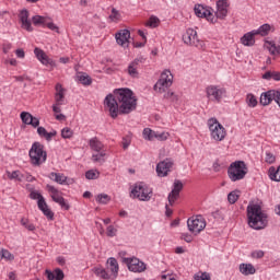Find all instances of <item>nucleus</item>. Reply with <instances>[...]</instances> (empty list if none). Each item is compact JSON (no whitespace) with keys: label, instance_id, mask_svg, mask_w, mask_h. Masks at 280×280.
<instances>
[{"label":"nucleus","instance_id":"1","mask_svg":"<svg viewBox=\"0 0 280 280\" xmlns=\"http://www.w3.org/2000/svg\"><path fill=\"white\" fill-rule=\"evenodd\" d=\"M104 106L112 119H117L119 115H130L137 108V96L132 90L121 88L114 90V94H107Z\"/></svg>","mask_w":280,"mask_h":280},{"label":"nucleus","instance_id":"2","mask_svg":"<svg viewBox=\"0 0 280 280\" xmlns=\"http://www.w3.org/2000/svg\"><path fill=\"white\" fill-rule=\"evenodd\" d=\"M228 8L229 2L226 0H219L217 1L215 15H213V11L210 7H205L202 4H196L194 10L196 16L199 19H207L209 23H218V19H226V15L229 14Z\"/></svg>","mask_w":280,"mask_h":280},{"label":"nucleus","instance_id":"3","mask_svg":"<svg viewBox=\"0 0 280 280\" xmlns=\"http://www.w3.org/2000/svg\"><path fill=\"white\" fill-rule=\"evenodd\" d=\"M247 220L250 229L255 231H261V229L268 226V215L264 213L259 205L247 206Z\"/></svg>","mask_w":280,"mask_h":280},{"label":"nucleus","instance_id":"4","mask_svg":"<svg viewBox=\"0 0 280 280\" xmlns=\"http://www.w3.org/2000/svg\"><path fill=\"white\" fill-rule=\"evenodd\" d=\"M28 156L33 167H40V165L47 162V151H45V145L40 142H34L28 151Z\"/></svg>","mask_w":280,"mask_h":280},{"label":"nucleus","instance_id":"5","mask_svg":"<svg viewBox=\"0 0 280 280\" xmlns=\"http://www.w3.org/2000/svg\"><path fill=\"white\" fill-rule=\"evenodd\" d=\"M153 194L152 187L143 182H138L131 188L130 197L137 198V200H140V202H150Z\"/></svg>","mask_w":280,"mask_h":280},{"label":"nucleus","instance_id":"6","mask_svg":"<svg viewBox=\"0 0 280 280\" xmlns=\"http://www.w3.org/2000/svg\"><path fill=\"white\" fill-rule=\"evenodd\" d=\"M246 174H248V166L244 161L232 162L228 168V176L232 183L244 180Z\"/></svg>","mask_w":280,"mask_h":280},{"label":"nucleus","instance_id":"7","mask_svg":"<svg viewBox=\"0 0 280 280\" xmlns=\"http://www.w3.org/2000/svg\"><path fill=\"white\" fill-rule=\"evenodd\" d=\"M206 97L209 102L220 104L226 97V88L215 84H210L206 88Z\"/></svg>","mask_w":280,"mask_h":280},{"label":"nucleus","instance_id":"8","mask_svg":"<svg viewBox=\"0 0 280 280\" xmlns=\"http://www.w3.org/2000/svg\"><path fill=\"white\" fill-rule=\"evenodd\" d=\"M208 128L210 130V137L214 141H223L224 137H226V129L215 118L208 119Z\"/></svg>","mask_w":280,"mask_h":280},{"label":"nucleus","instance_id":"9","mask_svg":"<svg viewBox=\"0 0 280 280\" xmlns=\"http://www.w3.org/2000/svg\"><path fill=\"white\" fill-rule=\"evenodd\" d=\"M187 228L192 235H200L207 229V221L202 215H196L187 220Z\"/></svg>","mask_w":280,"mask_h":280},{"label":"nucleus","instance_id":"10","mask_svg":"<svg viewBox=\"0 0 280 280\" xmlns=\"http://www.w3.org/2000/svg\"><path fill=\"white\" fill-rule=\"evenodd\" d=\"M174 80V77L172 75V72L170 70H164L158 82L154 84L153 89L156 93H165L167 89H170L172 82Z\"/></svg>","mask_w":280,"mask_h":280},{"label":"nucleus","instance_id":"11","mask_svg":"<svg viewBox=\"0 0 280 280\" xmlns=\"http://www.w3.org/2000/svg\"><path fill=\"white\" fill-rule=\"evenodd\" d=\"M122 264L127 265L130 272H145L148 265L137 257H122Z\"/></svg>","mask_w":280,"mask_h":280},{"label":"nucleus","instance_id":"12","mask_svg":"<svg viewBox=\"0 0 280 280\" xmlns=\"http://www.w3.org/2000/svg\"><path fill=\"white\" fill-rule=\"evenodd\" d=\"M47 189L50 194V198H52L54 202L60 206L61 209H65V211H69V209H71V206H69V202H67V200L63 199L62 192L58 190V188L51 185H47Z\"/></svg>","mask_w":280,"mask_h":280},{"label":"nucleus","instance_id":"13","mask_svg":"<svg viewBox=\"0 0 280 280\" xmlns=\"http://www.w3.org/2000/svg\"><path fill=\"white\" fill-rule=\"evenodd\" d=\"M279 94H280V90H269V91L262 92L259 97L260 106H270L272 102H276V104H278Z\"/></svg>","mask_w":280,"mask_h":280},{"label":"nucleus","instance_id":"14","mask_svg":"<svg viewBox=\"0 0 280 280\" xmlns=\"http://www.w3.org/2000/svg\"><path fill=\"white\" fill-rule=\"evenodd\" d=\"M180 191H183V182H180V179H175L173 184V188L167 197L168 203L171 207H174V205L176 203V200L180 198Z\"/></svg>","mask_w":280,"mask_h":280},{"label":"nucleus","instance_id":"15","mask_svg":"<svg viewBox=\"0 0 280 280\" xmlns=\"http://www.w3.org/2000/svg\"><path fill=\"white\" fill-rule=\"evenodd\" d=\"M183 40L185 45H191L194 47H198L200 45V40L198 39V32L194 28H187L185 34L183 35Z\"/></svg>","mask_w":280,"mask_h":280},{"label":"nucleus","instance_id":"16","mask_svg":"<svg viewBox=\"0 0 280 280\" xmlns=\"http://www.w3.org/2000/svg\"><path fill=\"white\" fill-rule=\"evenodd\" d=\"M143 62H145V59H143V57L136 58L135 60L129 62L127 67L128 75H130V78H133V79L139 78V67Z\"/></svg>","mask_w":280,"mask_h":280},{"label":"nucleus","instance_id":"17","mask_svg":"<svg viewBox=\"0 0 280 280\" xmlns=\"http://www.w3.org/2000/svg\"><path fill=\"white\" fill-rule=\"evenodd\" d=\"M19 20H20L22 30H25L26 32H34V27L32 26V21L30 20V11H27V9L20 11Z\"/></svg>","mask_w":280,"mask_h":280},{"label":"nucleus","instance_id":"18","mask_svg":"<svg viewBox=\"0 0 280 280\" xmlns=\"http://www.w3.org/2000/svg\"><path fill=\"white\" fill-rule=\"evenodd\" d=\"M116 43L120 47H128L130 45V31L127 28L120 30L115 34Z\"/></svg>","mask_w":280,"mask_h":280},{"label":"nucleus","instance_id":"19","mask_svg":"<svg viewBox=\"0 0 280 280\" xmlns=\"http://www.w3.org/2000/svg\"><path fill=\"white\" fill-rule=\"evenodd\" d=\"M172 165H174V162H172V160H170V159H166V160L158 163V165H156L158 176H160L161 178H165V176H167V174H170V170H172Z\"/></svg>","mask_w":280,"mask_h":280},{"label":"nucleus","instance_id":"20","mask_svg":"<svg viewBox=\"0 0 280 280\" xmlns=\"http://www.w3.org/2000/svg\"><path fill=\"white\" fill-rule=\"evenodd\" d=\"M106 268L109 271L112 279L115 280L119 277V262L117 261V258L109 257L106 262Z\"/></svg>","mask_w":280,"mask_h":280},{"label":"nucleus","instance_id":"21","mask_svg":"<svg viewBox=\"0 0 280 280\" xmlns=\"http://www.w3.org/2000/svg\"><path fill=\"white\" fill-rule=\"evenodd\" d=\"M34 54H35V57L37 58V60H39V62L42 65H44L45 67H49V65H54V60H51L47 54H45V51L38 47H36L34 49Z\"/></svg>","mask_w":280,"mask_h":280},{"label":"nucleus","instance_id":"22","mask_svg":"<svg viewBox=\"0 0 280 280\" xmlns=\"http://www.w3.org/2000/svg\"><path fill=\"white\" fill-rule=\"evenodd\" d=\"M37 207L39 211L43 212L48 220H54V213L51 209H49V206H47V201H45V197L37 201Z\"/></svg>","mask_w":280,"mask_h":280},{"label":"nucleus","instance_id":"23","mask_svg":"<svg viewBox=\"0 0 280 280\" xmlns=\"http://www.w3.org/2000/svg\"><path fill=\"white\" fill-rule=\"evenodd\" d=\"M255 36H257V35L254 30L246 33L241 38L242 45H244L245 47H253V45H255Z\"/></svg>","mask_w":280,"mask_h":280},{"label":"nucleus","instance_id":"24","mask_svg":"<svg viewBox=\"0 0 280 280\" xmlns=\"http://www.w3.org/2000/svg\"><path fill=\"white\" fill-rule=\"evenodd\" d=\"M46 277L48 280H62L65 279V271L60 268H57L54 271L47 269Z\"/></svg>","mask_w":280,"mask_h":280},{"label":"nucleus","instance_id":"25","mask_svg":"<svg viewBox=\"0 0 280 280\" xmlns=\"http://www.w3.org/2000/svg\"><path fill=\"white\" fill-rule=\"evenodd\" d=\"M240 272L243 273L245 277H248L249 275H255L257 270L255 269V266H253V264H241Z\"/></svg>","mask_w":280,"mask_h":280},{"label":"nucleus","instance_id":"26","mask_svg":"<svg viewBox=\"0 0 280 280\" xmlns=\"http://www.w3.org/2000/svg\"><path fill=\"white\" fill-rule=\"evenodd\" d=\"M89 145H90L91 150H93L94 152H103L104 151V143H102V141H100V139H97V138L90 139Z\"/></svg>","mask_w":280,"mask_h":280},{"label":"nucleus","instance_id":"27","mask_svg":"<svg viewBox=\"0 0 280 280\" xmlns=\"http://www.w3.org/2000/svg\"><path fill=\"white\" fill-rule=\"evenodd\" d=\"M48 178H50V180H54L55 183H58V185H66L67 184V176H65V174L62 173H50L48 175Z\"/></svg>","mask_w":280,"mask_h":280},{"label":"nucleus","instance_id":"28","mask_svg":"<svg viewBox=\"0 0 280 280\" xmlns=\"http://www.w3.org/2000/svg\"><path fill=\"white\" fill-rule=\"evenodd\" d=\"M77 82H80L83 86H91L93 84V80L85 72H78Z\"/></svg>","mask_w":280,"mask_h":280},{"label":"nucleus","instance_id":"29","mask_svg":"<svg viewBox=\"0 0 280 280\" xmlns=\"http://www.w3.org/2000/svg\"><path fill=\"white\" fill-rule=\"evenodd\" d=\"M94 275H96L100 279L103 280H114L110 273L104 269V267L94 268Z\"/></svg>","mask_w":280,"mask_h":280},{"label":"nucleus","instance_id":"30","mask_svg":"<svg viewBox=\"0 0 280 280\" xmlns=\"http://www.w3.org/2000/svg\"><path fill=\"white\" fill-rule=\"evenodd\" d=\"M65 94L61 96H55V104L52 105L54 113H62V108L60 106H65Z\"/></svg>","mask_w":280,"mask_h":280},{"label":"nucleus","instance_id":"31","mask_svg":"<svg viewBox=\"0 0 280 280\" xmlns=\"http://www.w3.org/2000/svg\"><path fill=\"white\" fill-rule=\"evenodd\" d=\"M265 47L271 56H280V46L275 42H266Z\"/></svg>","mask_w":280,"mask_h":280},{"label":"nucleus","instance_id":"32","mask_svg":"<svg viewBox=\"0 0 280 280\" xmlns=\"http://www.w3.org/2000/svg\"><path fill=\"white\" fill-rule=\"evenodd\" d=\"M268 174L270 180H275V183H280V165L278 167L270 166Z\"/></svg>","mask_w":280,"mask_h":280},{"label":"nucleus","instance_id":"33","mask_svg":"<svg viewBox=\"0 0 280 280\" xmlns=\"http://www.w3.org/2000/svg\"><path fill=\"white\" fill-rule=\"evenodd\" d=\"M8 178L10 180H18V183H23L25 180V175L21 173V171H13V172H8Z\"/></svg>","mask_w":280,"mask_h":280},{"label":"nucleus","instance_id":"34","mask_svg":"<svg viewBox=\"0 0 280 280\" xmlns=\"http://www.w3.org/2000/svg\"><path fill=\"white\" fill-rule=\"evenodd\" d=\"M32 21L35 26L42 25L45 27V25H47V21H49V18L43 15H34Z\"/></svg>","mask_w":280,"mask_h":280},{"label":"nucleus","instance_id":"35","mask_svg":"<svg viewBox=\"0 0 280 280\" xmlns=\"http://www.w3.org/2000/svg\"><path fill=\"white\" fill-rule=\"evenodd\" d=\"M245 102L249 108H256L257 104H259L257 96H255L253 93L246 95Z\"/></svg>","mask_w":280,"mask_h":280},{"label":"nucleus","instance_id":"36","mask_svg":"<svg viewBox=\"0 0 280 280\" xmlns=\"http://www.w3.org/2000/svg\"><path fill=\"white\" fill-rule=\"evenodd\" d=\"M262 80H275L276 82H279L280 80V72L277 71H267L262 74Z\"/></svg>","mask_w":280,"mask_h":280},{"label":"nucleus","instance_id":"37","mask_svg":"<svg viewBox=\"0 0 280 280\" xmlns=\"http://www.w3.org/2000/svg\"><path fill=\"white\" fill-rule=\"evenodd\" d=\"M155 135H156V131L150 128H144L142 131V137L143 139H145V141H154Z\"/></svg>","mask_w":280,"mask_h":280},{"label":"nucleus","instance_id":"38","mask_svg":"<svg viewBox=\"0 0 280 280\" xmlns=\"http://www.w3.org/2000/svg\"><path fill=\"white\" fill-rule=\"evenodd\" d=\"M254 32H256V36H268V33L270 32V26L269 24H262L257 30H254Z\"/></svg>","mask_w":280,"mask_h":280},{"label":"nucleus","instance_id":"39","mask_svg":"<svg viewBox=\"0 0 280 280\" xmlns=\"http://www.w3.org/2000/svg\"><path fill=\"white\" fill-rule=\"evenodd\" d=\"M109 21H112V23H119V21H121V13L113 8L109 14Z\"/></svg>","mask_w":280,"mask_h":280},{"label":"nucleus","instance_id":"40","mask_svg":"<svg viewBox=\"0 0 280 280\" xmlns=\"http://www.w3.org/2000/svg\"><path fill=\"white\" fill-rule=\"evenodd\" d=\"M160 23L161 20H159L155 15H151L148 22L145 23V26L154 30V27H159Z\"/></svg>","mask_w":280,"mask_h":280},{"label":"nucleus","instance_id":"41","mask_svg":"<svg viewBox=\"0 0 280 280\" xmlns=\"http://www.w3.org/2000/svg\"><path fill=\"white\" fill-rule=\"evenodd\" d=\"M104 156H106V151L94 153L92 154V161L94 163H104V161H106Z\"/></svg>","mask_w":280,"mask_h":280},{"label":"nucleus","instance_id":"42","mask_svg":"<svg viewBox=\"0 0 280 280\" xmlns=\"http://www.w3.org/2000/svg\"><path fill=\"white\" fill-rule=\"evenodd\" d=\"M21 224L27 231H32V232L36 231V225H34V223L30 222V219H27V218H23L21 220Z\"/></svg>","mask_w":280,"mask_h":280},{"label":"nucleus","instance_id":"43","mask_svg":"<svg viewBox=\"0 0 280 280\" xmlns=\"http://www.w3.org/2000/svg\"><path fill=\"white\" fill-rule=\"evenodd\" d=\"M85 178H88V180H97V178H100V171L97 170H90L85 173Z\"/></svg>","mask_w":280,"mask_h":280},{"label":"nucleus","instance_id":"44","mask_svg":"<svg viewBox=\"0 0 280 280\" xmlns=\"http://www.w3.org/2000/svg\"><path fill=\"white\" fill-rule=\"evenodd\" d=\"M228 200H229L230 205H235L237 202V200H240V191L238 190L231 191L228 195Z\"/></svg>","mask_w":280,"mask_h":280},{"label":"nucleus","instance_id":"45","mask_svg":"<svg viewBox=\"0 0 280 280\" xmlns=\"http://www.w3.org/2000/svg\"><path fill=\"white\" fill-rule=\"evenodd\" d=\"M110 200V196H108L107 194H100L96 197V202H98V205H108Z\"/></svg>","mask_w":280,"mask_h":280},{"label":"nucleus","instance_id":"46","mask_svg":"<svg viewBox=\"0 0 280 280\" xmlns=\"http://www.w3.org/2000/svg\"><path fill=\"white\" fill-rule=\"evenodd\" d=\"M20 117H21L23 124H25L26 126H30V124L32 122V118L34 116L32 114L27 113V112H22L20 114Z\"/></svg>","mask_w":280,"mask_h":280},{"label":"nucleus","instance_id":"47","mask_svg":"<svg viewBox=\"0 0 280 280\" xmlns=\"http://www.w3.org/2000/svg\"><path fill=\"white\" fill-rule=\"evenodd\" d=\"M155 139L158 141H167L170 139V132L167 131H155Z\"/></svg>","mask_w":280,"mask_h":280},{"label":"nucleus","instance_id":"48","mask_svg":"<svg viewBox=\"0 0 280 280\" xmlns=\"http://www.w3.org/2000/svg\"><path fill=\"white\" fill-rule=\"evenodd\" d=\"M62 139H71L73 137V130L69 127L61 129Z\"/></svg>","mask_w":280,"mask_h":280},{"label":"nucleus","instance_id":"49","mask_svg":"<svg viewBox=\"0 0 280 280\" xmlns=\"http://www.w3.org/2000/svg\"><path fill=\"white\" fill-rule=\"evenodd\" d=\"M55 96H61V95H65V93H67V90H65V88H62V84L60 83H57L56 86H55Z\"/></svg>","mask_w":280,"mask_h":280},{"label":"nucleus","instance_id":"50","mask_svg":"<svg viewBox=\"0 0 280 280\" xmlns=\"http://www.w3.org/2000/svg\"><path fill=\"white\" fill-rule=\"evenodd\" d=\"M2 259H4L5 261H14V255L10 253V250L3 249Z\"/></svg>","mask_w":280,"mask_h":280},{"label":"nucleus","instance_id":"51","mask_svg":"<svg viewBox=\"0 0 280 280\" xmlns=\"http://www.w3.org/2000/svg\"><path fill=\"white\" fill-rule=\"evenodd\" d=\"M30 198L32 200H37V202H39V200H43L45 197H43V195H40V192L36 191V190H33L31 191L30 194Z\"/></svg>","mask_w":280,"mask_h":280},{"label":"nucleus","instance_id":"52","mask_svg":"<svg viewBox=\"0 0 280 280\" xmlns=\"http://www.w3.org/2000/svg\"><path fill=\"white\" fill-rule=\"evenodd\" d=\"M265 161H266V163H269V165H272V163H275V161H277V159L275 158V154H272L270 152H266Z\"/></svg>","mask_w":280,"mask_h":280},{"label":"nucleus","instance_id":"53","mask_svg":"<svg viewBox=\"0 0 280 280\" xmlns=\"http://www.w3.org/2000/svg\"><path fill=\"white\" fill-rule=\"evenodd\" d=\"M250 255H252L253 259H261L264 257L265 253L261 249H257V250L252 252Z\"/></svg>","mask_w":280,"mask_h":280},{"label":"nucleus","instance_id":"54","mask_svg":"<svg viewBox=\"0 0 280 280\" xmlns=\"http://www.w3.org/2000/svg\"><path fill=\"white\" fill-rule=\"evenodd\" d=\"M117 235V229L113 225L107 226V237H115Z\"/></svg>","mask_w":280,"mask_h":280},{"label":"nucleus","instance_id":"55","mask_svg":"<svg viewBox=\"0 0 280 280\" xmlns=\"http://www.w3.org/2000/svg\"><path fill=\"white\" fill-rule=\"evenodd\" d=\"M57 135L58 132L56 130H51L50 132L46 131L44 139H46V141H51Z\"/></svg>","mask_w":280,"mask_h":280},{"label":"nucleus","instance_id":"56","mask_svg":"<svg viewBox=\"0 0 280 280\" xmlns=\"http://www.w3.org/2000/svg\"><path fill=\"white\" fill-rule=\"evenodd\" d=\"M182 240H184V242H187V244H191V242H194V236L189 233H184L182 234Z\"/></svg>","mask_w":280,"mask_h":280},{"label":"nucleus","instance_id":"57","mask_svg":"<svg viewBox=\"0 0 280 280\" xmlns=\"http://www.w3.org/2000/svg\"><path fill=\"white\" fill-rule=\"evenodd\" d=\"M46 27H48V30H51V32H58V25H56L52 22H49V20L46 23Z\"/></svg>","mask_w":280,"mask_h":280},{"label":"nucleus","instance_id":"58","mask_svg":"<svg viewBox=\"0 0 280 280\" xmlns=\"http://www.w3.org/2000/svg\"><path fill=\"white\" fill-rule=\"evenodd\" d=\"M28 126H32L33 128H38V126H40V120L33 116Z\"/></svg>","mask_w":280,"mask_h":280},{"label":"nucleus","instance_id":"59","mask_svg":"<svg viewBox=\"0 0 280 280\" xmlns=\"http://www.w3.org/2000/svg\"><path fill=\"white\" fill-rule=\"evenodd\" d=\"M196 280H211V276H209V273L203 272L200 276H196L195 277Z\"/></svg>","mask_w":280,"mask_h":280},{"label":"nucleus","instance_id":"60","mask_svg":"<svg viewBox=\"0 0 280 280\" xmlns=\"http://www.w3.org/2000/svg\"><path fill=\"white\" fill-rule=\"evenodd\" d=\"M37 135L42 138H45V135H47V129H45V127H38Z\"/></svg>","mask_w":280,"mask_h":280},{"label":"nucleus","instance_id":"61","mask_svg":"<svg viewBox=\"0 0 280 280\" xmlns=\"http://www.w3.org/2000/svg\"><path fill=\"white\" fill-rule=\"evenodd\" d=\"M55 118L57 119V121H65V119H67V116H65V114L62 113H55Z\"/></svg>","mask_w":280,"mask_h":280},{"label":"nucleus","instance_id":"62","mask_svg":"<svg viewBox=\"0 0 280 280\" xmlns=\"http://www.w3.org/2000/svg\"><path fill=\"white\" fill-rule=\"evenodd\" d=\"M15 56H16V58H22V59L25 58V50H23L21 48L16 49Z\"/></svg>","mask_w":280,"mask_h":280},{"label":"nucleus","instance_id":"63","mask_svg":"<svg viewBox=\"0 0 280 280\" xmlns=\"http://www.w3.org/2000/svg\"><path fill=\"white\" fill-rule=\"evenodd\" d=\"M12 49V44H7L3 46V54H8L9 50Z\"/></svg>","mask_w":280,"mask_h":280},{"label":"nucleus","instance_id":"64","mask_svg":"<svg viewBox=\"0 0 280 280\" xmlns=\"http://www.w3.org/2000/svg\"><path fill=\"white\" fill-rule=\"evenodd\" d=\"M175 253H176V255H183V253H185V248H183V247H176V248H175Z\"/></svg>","mask_w":280,"mask_h":280}]
</instances>
